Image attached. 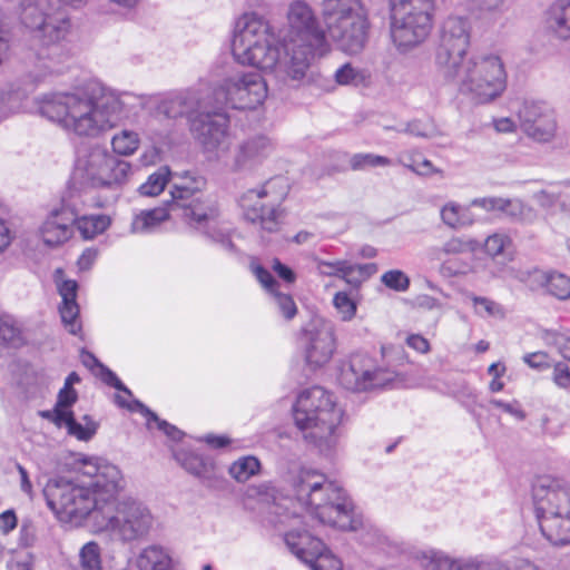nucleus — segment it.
<instances>
[{
  "mask_svg": "<svg viewBox=\"0 0 570 570\" xmlns=\"http://www.w3.org/2000/svg\"><path fill=\"white\" fill-rule=\"evenodd\" d=\"M542 340L546 344L554 346L563 358L570 360V331L546 330L542 333Z\"/></svg>",
  "mask_w": 570,
  "mask_h": 570,
  "instance_id": "obj_47",
  "label": "nucleus"
},
{
  "mask_svg": "<svg viewBox=\"0 0 570 570\" xmlns=\"http://www.w3.org/2000/svg\"><path fill=\"white\" fill-rule=\"evenodd\" d=\"M343 269L344 272L342 273L341 278L354 288L360 287L363 282L370 278L377 271L376 265L373 263L351 264L347 261H345Z\"/></svg>",
  "mask_w": 570,
  "mask_h": 570,
  "instance_id": "obj_40",
  "label": "nucleus"
},
{
  "mask_svg": "<svg viewBox=\"0 0 570 570\" xmlns=\"http://www.w3.org/2000/svg\"><path fill=\"white\" fill-rule=\"evenodd\" d=\"M138 570H171V558L160 546L144 548L136 559Z\"/></svg>",
  "mask_w": 570,
  "mask_h": 570,
  "instance_id": "obj_33",
  "label": "nucleus"
},
{
  "mask_svg": "<svg viewBox=\"0 0 570 570\" xmlns=\"http://www.w3.org/2000/svg\"><path fill=\"white\" fill-rule=\"evenodd\" d=\"M21 21L41 46L32 71L35 80L41 81L47 76L60 72L67 58L60 42L71 30L66 10L49 0H37L23 7Z\"/></svg>",
  "mask_w": 570,
  "mask_h": 570,
  "instance_id": "obj_2",
  "label": "nucleus"
},
{
  "mask_svg": "<svg viewBox=\"0 0 570 570\" xmlns=\"http://www.w3.org/2000/svg\"><path fill=\"white\" fill-rule=\"evenodd\" d=\"M169 177H171V173L168 167L158 168L139 186V194L149 197L159 195L169 181Z\"/></svg>",
  "mask_w": 570,
  "mask_h": 570,
  "instance_id": "obj_43",
  "label": "nucleus"
},
{
  "mask_svg": "<svg viewBox=\"0 0 570 570\" xmlns=\"http://www.w3.org/2000/svg\"><path fill=\"white\" fill-rule=\"evenodd\" d=\"M294 489L297 500L320 522L341 530H358V522L352 518L353 503L336 482L317 471L302 470L295 479Z\"/></svg>",
  "mask_w": 570,
  "mask_h": 570,
  "instance_id": "obj_4",
  "label": "nucleus"
},
{
  "mask_svg": "<svg viewBox=\"0 0 570 570\" xmlns=\"http://www.w3.org/2000/svg\"><path fill=\"white\" fill-rule=\"evenodd\" d=\"M287 24L284 43L289 57L282 66L291 69L295 77H305L312 58L328 51L326 35L320 28L312 8L302 0L289 4Z\"/></svg>",
  "mask_w": 570,
  "mask_h": 570,
  "instance_id": "obj_6",
  "label": "nucleus"
},
{
  "mask_svg": "<svg viewBox=\"0 0 570 570\" xmlns=\"http://www.w3.org/2000/svg\"><path fill=\"white\" fill-rule=\"evenodd\" d=\"M561 197V189L552 187L533 194L535 203L544 209H553Z\"/></svg>",
  "mask_w": 570,
  "mask_h": 570,
  "instance_id": "obj_59",
  "label": "nucleus"
},
{
  "mask_svg": "<svg viewBox=\"0 0 570 570\" xmlns=\"http://www.w3.org/2000/svg\"><path fill=\"white\" fill-rule=\"evenodd\" d=\"M22 341L21 332L17 326L0 321V343L10 347H18L22 344Z\"/></svg>",
  "mask_w": 570,
  "mask_h": 570,
  "instance_id": "obj_56",
  "label": "nucleus"
},
{
  "mask_svg": "<svg viewBox=\"0 0 570 570\" xmlns=\"http://www.w3.org/2000/svg\"><path fill=\"white\" fill-rule=\"evenodd\" d=\"M82 420L86 422L85 425L77 422L72 413L58 420L56 425L59 428L65 425L69 435L80 441H89L96 434L98 425L89 415H85Z\"/></svg>",
  "mask_w": 570,
  "mask_h": 570,
  "instance_id": "obj_37",
  "label": "nucleus"
},
{
  "mask_svg": "<svg viewBox=\"0 0 570 570\" xmlns=\"http://www.w3.org/2000/svg\"><path fill=\"white\" fill-rule=\"evenodd\" d=\"M500 560L490 559V560H479V559H470L464 562H460V570H494L499 564Z\"/></svg>",
  "mask_w": 570,
  "mask_h": 570,
  "instance_id": "obj_63",
  "label": "nucleus"
},
{
  "mask_svg": "<svg viewBox=\"0 0 570 570\" xmlns=\"http://www.w3.org/2000/svg\"><path fill=\"white\" fill-rule=\"evenodd\" d=\"M106 160L95 187L120 186L127 183L131 175V165L111 153Z\"/></svg>",
  "mask_w": 570,
  "mask_h": 570,
  "instance_id": "obj_30",
  "label": "nucleus"
},
{
  "mask_svg": "<svg viewBox=\"0 0 570 570\" xmlns=\"http://www.w3.org/2000/svg\"><path fill=\"white\" fill-rule=\"evenodd\" d=\"M39 111L67 131L91 138L115 128L126 116L120 97L98 80H88L71 92L46 96Z\"/></svg>",
  "mask_w": 570,
  "mask_h": 570,
  "instance_id": "obj_1",
  "label": "nucleus"
},
{
  "mask_svg": "<svg viewBox=\"0 0 570 570\" xmlns=\"http://www.w3.org/2000/svg\"><path fill=\"white\" fill-rule=\"evenodd\" d=\"M272 512L278 518L275 520L276 522H285V520L281 518L285 512L283 507L275 505ZM285 517L291 527L284 532L285 544L302 562H305L324 548V543L321 539L312 535L304 527H302L303 520L299 515L286 514Z\"/></svg>",
  "mask_w": 570,
  "mask_h": 570,
  "instance_id": "obj_20",
  "label": "nucleus"
},
{
  "mask_svg": "<svg viewBox=\"0 0 570 570\" xmlns=\"http://www.w3.org/2000/svg\"><path fill=\"white\" fill-rule=\"evenodd\" d=\"M259 468L261 463L256 458L244 456L230 465L229 473L236 481L246 482L259 471Z\"/></svg>",
  "mask_w": 570,
  "mask_h": 570,
  "instance_id": "obj_46",
  "label": "nucleus"
},
{
  "mask_svg": "<svg viewBox=\"0 0 570 570\" xmlns=\"http://www.w3.org/2000/svg\"><path fill=\"white\" fill-rule=\"evenodd\" d=\"M474 311L481 317H502L503 309L497 302L481 296H472Z\"/></svg>",
  "mask_w": 570,
  "mask_h": 570,
  "instance_id": "obj_53",
  "label": "nucleus"
},
{
  "mask_svg": "<svg viewBox=\"0 0 570 570\" xmlns=\"http://www.w3.org/2000/svg\"><path fill=\"white\" fill-rule=\"evenodd\" d=\"M176 461L190 474L197 478H210L214 471V462L194 452L179 450L174 453Z\"/></svg>",
  "mask_w": 570,
  "mask_h": 570,
  "instance_id": "obj_34",
  "label": "nucleus"
},
{
  "mask_svg": "<svg viewBox=\"0 0 570 570\" xmlns=\"http://www.w3.org/2000/svg\"><path fill=\"white\" fill-rule=\"evenodd\" d=\"M111 146L118 155H131L139 146L138 134L132 130H122L112 137Z\"/></svg>",
  "mask_w": 570,
  "mask_h": 570,
  "instance_id": "obj_48",
  "label": "nucleus"
},
{
  "mask_svg": "<svg viewBox=\"0 0 570 570\" xmlns=\"http://www.w3.org/2000/svg\"><path fill=\"white\" fill-rule=\"evenodd\" d=\"M121 473L119 469L110 463L104 462L98 478L88 485L95 497L100 500V505L114 502L115 494L120 488Z\"/></svg>",
  "mask_w": 570,
  "mask_h": 570,
  "instance_id": "obj_27",
  "label": "nucleus"
},
{
  "mask_svg": "<svg viewBox=\"0 0 570 570\" xmlns=\"http://www.w3.org/2000/svg\"><path fill=\"white\" fill-rule=\"evenodd\" d=\"M470 46V23L462 17H449L444 20L441 29L440 46L436 51L435 61L445 75L449 70L455 69L466 58Z\"/></svg>",
  "mask_w": 570,
  "mask_h": 570,
  "instance_id": "obj_15",
  "label": "nucleus"
},
{
  "mask_svg": "<svg viewBox=\"0 0 570 570\" xmlns=\"http://www.w3.org/2000/svg\"><path fill=\"white\" fill-rule=\"evenodd\" d=\"M229 119L219 112H202L190 119V131L206 153H225L230 145Z\"/></svg>",
  "mask_w": 570,
  "mask_h": 570,
  "instance_id": "obj_18",
  "label": "nucleus"
},
{
  "mask_svg": "<svg viewBox=\"0 0 570 570\" xmlns=\"http://www.w3.org/2000/svg\"><path fill=\"white\" fill-rule=\"evenodd\" d=\"M283 55L276 43L268 21L255 12L245 13L236 24L232 40V53L240 65H249L261 70L274 71L285 81H301L304 77H295L292 70L283 68V61L289 57L283 43Z\"/></svg>",
  "mask_w": 570,
  "mask_h": 570,
  "instance_id": "obj_3",
  "label": "nucleus"
},
{
  "mask_svg": "<svg viewBox=\"0 0 570 570\" xmlns=\"http://www.w3.org/2000/svg\"><path fill=\"white\" fill-rule=\"evenodd\" d=\"M47 505L61 519H83L92 515L96 522L100 500L89 485H80L67 479H51L43 489Z\"/></svg>",
  "mask_w": 570,
  "mask_h": 570,
  "instance_id": "obj_12",
  "label": "nucleus"
},
{
  "mask_svg": "<svg viewBox=\"0 0 570 570\" xmlns=\"http://www.w3.org/2000/svg\"><path fill=\"white\" fill-rule=\"evenodd\" d=\"M517 277L527 282L533 291L544 288L549 295L560 301L570 298V277L563 273L533 269Z\"/></svg>",
  "mask_w": 570,
  "mask_h": 570,
  "instance_id": "obj_22",
  "label": "nucleus"
},
{
  "mask_svg": "<svg viewBox=\"0 0 570 570\" xmlns=\"http://www.w3.org/2000/svg\"><path fill=\"white\" fill-rule=\"evenodd\" d=\"M109 151L100 147H92L86 155L78 157L76 175L85 183L95 187L102 170Z\"/></svg>",
  "mask_w": 570,
  "mask_h": 570,
  "instance_id": "obj_29",
  "label": "nucleus"
},
{
  "mask_svg": "<svg viewBox=\"0 0 570 570\" xmlns=\"http://www.w3.org/2000/svg\"><path fill=\"white\" fill-rule=\"evenodd\" d=\"M548 28L560 39H570V0H554L547 11Z\"/></svg>",
  "mask_w": 570,
  "mask_h": 570,
  "instance_id": "obj_32",
  "label": "nucleus"
},
{
  "mask_svg": "<svg viewBox=\"0 0 570 570\" xmlns=\"http://www.w3.org/2000/svg\"><path fill=\"white\" fill-rule=\"evenodd\" d=\"M494 570H541L535 563L528 559H521L515 562L501 561Z\"/></svg>",
  "mask_w": 570,
  "mask_h": 570,
  "instance_id": "obj_64",
  "label": "nucleus"
},
{
  "mask_svg": "<svg viewBox=\"0 0 570 570\" xmlns=\"http://www.w3.org/2000/svg\"><path fill=\"white\" fill-rule=\"evenodd\" d=\"M79 567L81 570H101V549L96 541L85 543L79 550Z\"/></svg>",
  "mask_w": 570,
  "mask_h": 570,
  "instance_id": "obj_45",
  "label": "nucleus"
},
{
  "mask_svg": "<svg viewBox=\"0 0 570 570\" xmlns=\"http://www.w3.org/2000/svg\"><path fill=\"white\" fill-rule=\"evenodd\" d=\"M248 190L257 193L263 199L279 206L288 193V185L284 177L278 176L267 180L258 188Z\"/></svg>",
  "mask_w": 570,
  "mask_h": 570,
  "instance_id": "obj_38",
  "label": "nucleus"
},
{
  "mask_svg": "<svg viewBox=\"0 0 570 570\" xmlns=\"http://www.w3.org/2000/svg\"><path fill=\"white\" fill-rule=\"evenodd\" d=\"M396 377L395 371L376 366L366 355L355 354L342 365L338 381L346 390L362 392L392 385Z\"/></svg>",
  "mask_w": 570,
  "mask_h": 570,
  "instance_id": "obj_14",
  "label": "nucleus"
},
{
  "mask_svg": "<svg viewBox=\"0 0 570 570\" xmlns=\"http://www.w3.org/2000/svg\"><path fill=\"white\" fill-rule=\"evenodd\" d=\"M304 563L312 570H342L341 560L335 557L325 546L324 548L307 559Z\"/></svg>",
  "mask_w": 570,
  "mask_h": 570,
  "instance_id": "obj_49",
  "label": "nucleus"
},
{
  "mask_svg": "<svg viewBox=\"0 0 570 570\" xmlns=\"http://www.w3.org/2000/svg\"><path fill=\"white\" fill-rule=\"evenodd\" d=\"M296 426L306 442L321 453H328L337 442L336 428L342 411L336 407L333 395L321 386L302 391L293 409Z\"/></svg>",
  "mask_w": 570,
  "mask_h": 570,
  "instance_id": "obj_5",
  "label": "nucleus"
},
{
  "mask_svg": "<svg viewBox=\"0 0 570 570\" xmlns=\"http://www.w3.org/2000/svg\"><path fill=\"white\" fill-rule=\"evenodd\" d=\"M62 275L61 269L56 271V284L59 295L62 298V304L59 307L61 321L69 331V333L76 335L81 326L78 322L79 306L77 304V291L78 283L73 279H60Z\"/></svg>",
  "mask_w": 570,
  "mask_h": 570,
  "instance_id": "obj_24",
  "label": "nucleus"
},
{
  "mask_svg": "<svg viewBox=\"0 0 570 570\" xmlns=\"http://www.w3.org/2000/svg\"><path fill=\"white\" fill-rule=\"evenodd\" d=\"M323 19L328 37L348 55L360 53L368 40V11L362 0H324Z\"/></svg>",
  "mask_w": 570,
  "mask_h": 570,
  "instance_id": "obj_8",
  "label": "nucleus"
},
{
  "mask_svg": "<svg viewBox=\"0 0 570 570\" xmlns=\"http://www.w3.org/2000/svg\"><path fill=\"white\" fill-rule=\"evenodd\" d=\"M273 303L279 314L287 321L294 318L297 314V306L289 294L275 291L271 294Z\"/></svg>",
  "mask_w": 570,
  "mask_h": 570,
  "instance_id": "obj_52",
  "label": "nucleus"
},
{
  "mask_svg": "<svg viewBox=\"0 0 570 570\" xmlns=\"http://www.w3.org/2000/svg\"><path fill=\"white\" fill-rule=\"evenodd\" d=\"M358 539L364 546L379 547L381 549L387 543V538L373 525L363 527Z\"/></svg>",
  "mask_w": 570,
  "mask_h": 570,
  "instance_id": "obj_58",
  "label": "nucleus"
},
{
  "mask_svg": "<svg viewBox=\"0 0 570 570\" xmlns=\"http://www.w3.org/2000/svg\"><path fill=\"white\" fill-rule=\"evenodd\" d=\"M78 393L75 389H67L62 386L57 395L56 402V422L58 420L67 416L68 414H72L73 412L70 407L77 402Z\"/></svg>",
  "mask_w": 570,
  "mask_h": 570,
  "instance_id": "obj_51",
  "label": "nucleus"
},
{
  "mask_svg": "<svg viewBox=\"0 0 570 570\" xmlns=\"http://www.w3.org/2000/svg\"><path fill=\"white\" fill-rule=\"evenodd\" d=\"M552 382L562 390L570 391V367L564 362L553 364Z\"/></svg>",
  "mask_w": 570,
  "mask_h": 570,
  "instance_id": "obj_60",
  "label": "nucleus"
},
{
  "mask_svg": "<svg viewBox=\"0 0 570 570\" xmlns=\"http://www.w3.org/2000/svg\"><path fill=\"white\" fill-rule=\"evenodd\" d=\"M110 218L107 215H90L76 218V226L83 239H92L102 234L110 226Z\"/></svg>",
  "mask_w": 570,
  "mask_h": 570,
  "instance_id": "obj_39",
  "label": "nucleus"
},
{
  "mask_svg": "<svg viewBox=\"0 0 570 570\" xmlns=\"http://www.w3.org/2000/svg\"><path fill=\"white\" fill-rule=\"evenodd\" d=\"M76 215L68 208L55 209L43 222L40 233L49 246H57L68 240L72 235Z\"/></svg>",
  "mask_w": 570,
  "mask_h": 570,
  "instance_id": "obj_23",
  "label": "nucleus"
},
{
  "mask_svg": "<svg viewBox=\"0 0 570 570\" xmlns=\"http://www.w3.org/2000/svg\"><path fill=\"white\" fill-rule=\"evenodd\" d=\"M194 107L195 98L189 92H176L163 99L158 110L167 118H177L187 115Z\"/></svg>",
  "mask_w": 570,
  "mask_h": 570,
  "instance_id": "obj_35",
  "label": "nucleus"
},
{
  "mask_svg": "<svg viewBox=\"0 0 570 570\" xmlns=\"http://www.w3.org/2000/svg\"><path fill=\"white\" fill-rule=\"evenodd\" d=\"M174 179L170 196L168 200L171 208L177 210V206L203 194L207 186L204 176L194 170L176 171L171 174Z\"/></svg>",
  "mask_w": 570,
  "mask_h": 570,
  "instance_id": "obj_25",
  "label": "nucleus"
},
{
  "mask_svg": "<svg viewBox=\"0 0 570 570\" xmlns=\"http://www.w3.org/2000/svg\"><path fill=\"white\" fill-rule=\"evenodd\" d=\"M446 78L456 80L460 90L472 95L479 104H488L500 97L507 88V71L500 56L479 55L458 63Z\"/></svg>",
  "mask_w": 570,
  "mask_h": 570,
  "instance_id": "obj_9",
  "label": "nucleus"
},
{
  "mask_svg": "<svg viewBox=\"0 0 570 570\" xmlns=\"http://www.w3.org/2000/svg\"><path fill=\"white\" fill-rule=\"evenodd\" d=\"M345 261L325 262L317 261V272L324 276L342 277Z\"/></svg>",
  "mask_w": 570,
  "mask_h": 570,
  "instance_id": "obj_62",
  "label": "nucleus"
},
{
  "mask_svg": "<svg viewBox=\"0 0 570 570\" xmlns=\"http://www.w3.org/2000/svg\"><path fill=\"white\" fill-rule=\"evenodd\" d=\"M220 92L235 109H255L268 95L267 82L256 71L235 73L224 80Z\"/></svg>",
  "mask_w": 570,
  "mask_h": 570,
  "instance_id": "obj_16",
  "label": "nucleus"
},
{
  "mask_svg": "<svg viewBox=\"0 0 570 570\" xmlns=\"http://www.w3.org/2000/svg\"><path fill=\"white\" fill-rule=\"evenodd\" d=\"M510 246L511 239L504 234H493L484 243L485 252L493 257L504 254Z\"/></svg>",
  "mask_w": 570,
  "mask_h": 570,
  "instance_id": "obj_57",
  "label": "nucleus"
},
{
  "mask_svg": "<svg viewBox=\"0 0 570 570\" xmlns=\"http://www.w3.org/2000/svg\"><path fill=\"white\" fill-rule=\"evenodd\" d=\"M239 205L245 219L249 223L268 233L278 230L282 210L276 204L263 199L257 193L247 190L242 195Z\"/></svg>",
  "mask_w": 570,
  "mask_h": 570,
  "instance_id": "obj_21",
  "label": "nucleus"
},
{
  "mask_svg": "<svg viewBox=\"0 0 570 570\" xmlns=\"http://www.w3.org/2000/svg\"><path fill=\"white\" fill-rule=\"evenodd\" d=\"M381 282L396 292H405L410 287V278L400 269H391L381 276Z\"/></svg>",
  "mask_w": 570,
  "mask_h": 570,
  "instance_id": "obj_54",
  "label": "nucleus"
},
{
  "mask_svg": "<svg viewBox=\"0 0 570 570\" xmlns=\"http://www.w3.org/2000/svg\"><path fill=\"white\" fill-rule=\"evenodd\" d=\"M535 518L541 534L552 546L570 544V485L549 476L532 487Z\"/></svg>",
  "mask_w": 570,
  "mask_h": 570,
  "instance_id": "obj_7",
  "label": "nucleus"
},
{
  "mask_svg": "<svg viewBox=\"0 0 570 570\" xmlns=\"http://www.w3.org/2000/svg\"><path fill=\"white\" fill-rule=\"evenodd\" d=\"M433 0H390V33L405 53L421 45L432 29Z\"/></svg>",
  "mask_w": 570,
  "mask_h": 570,
  "instance_id": "obj_10",
  "label": "nucleus"
},
{
  "mask_svg": "<svg viewBox=\"0 0 570 570\" xmlns=\"http://www.w3.org/2000/svg\"><path fill=\"white\" fill-rule=\"evenodd\" d=\"M441 219L446 226L453 229L470 226L474 223V217L470 212V208L453 202H450L442 207Z\"/></svg>",
  "mask_w": 570,
  "mask_h": 570,
  "instance_id": "obj_36",
  "label": "nucleus"
},
{
  "mask_svg": "<svg viewBox=\"0 0 570 570\" xmlns=\"http://www.w3.org/2000/svg\"><path fill=\"white\" fill-rule=\"evenodd\" d=\"M336 82L344 86H366L370 82V73L364 69L345 63L335 72Z\"/></svg>",
  "mask_w": 570,
  "mask_h": 570,
  "instance_id": "obj_44",
  "label": "nucleus"
},
{
  "mask_svg": "<svg viewBox=\"0 0 570 570\" xmlns=\"http://www.w3.org/2000/svg\"><path fill=\"white\" fill-rule=\"evenodd\" d=\"M390 165V158L374 154H355L350 159V166L353 170H363L368 167H386Z\"/></svg>",
  "mask_w": 570,
  "mask_h": 570,
  "instance_id": "obj_50",
  "label": "nucleus"
},
{
  "mask_svg": "<svg viewBox=\"0 0 570 570\" xmlns=\"http://www.w3.org/2000/svg\"><path fill=\"white\" fill-rule=\"evenodd\" d=\"M177 212L171 204L166 202L165 206L140 210L135 215L130 230L135 234H147L153 232L161 223L170 218V213Z\"/></svg>",
  "mask_w": 570,
  "mask_h": 570,
  "instance_id": "obj_31",
  "label": "nucleus"
},
{
  "mask_svg": "<svg viewBox=\"0 0 570 570\" xmlns=\"http://www.w3.org/2000/svg\"><path fill=\"white\" fill-rule=\"evenodd\" d=\"M472 206L481 207L488 212H501L507 217L523 220L527 219L532 210L520 199H509L502 197L475 198L471 202Z\"/></svg>",
  "mask_w": 570,
  "mask_h": 570,
  "instance_id": "obj_28",
  "label": "nucleus"
},
{
  "mask_svg": "<svg viewBox=\"0 0 570 570\" xmlns=\"http://www.w3.org/2000/svg\"><path fill=\"white\" fill-rule=\"evenodd\" d=\"M82 363L87 367L97 366L99 368V376L104 383L115 387L120 392H124L128 396H131L130 390L118 379V376L111 370L101 364L94 354L85 353L82 355Z\"/></svg>",
  "mask_w": 570,
  "mask_h": 570,
  "instance_id": "obj_41",
  "label": "nucleus"
},
{
  "mask_svg": "<svg viewBox=\"0 0 570 570\" xmlns=\"http://www.w3.org/2000/svg\"><path fill=\"white\" fill-rule=\"evenodd\" d=\"M154 515L141 502L125 500L101 505L96 524L122 543L144 540L154 527Z\"/></svg>",
  "mask_w": 570,
  "mask_h": 570,
  "instance_id": "obj_11",
  "label": "nucleus"
},
{
  "mask_svg": "<svg viewBox=\"0 0 570 570\" xmlns=\"http://www.w3.org/2000/svg\"><path fill=\"white\" fill-rule=\"evenodd\" d=\"M301 345L306 364L313 368L326 365L336 350L334 328L330 323L315 321L303 331Z\"/></svg>",
  "mask_w": 570,
  "mask_h": 570,
  "instance_id": "obj_17",
  "label": "nucleus"
},
{
  "mask_svg": "<svg viewBox=\"0 0 570 570\" xmlns=\"http://www.w3.org/2000/svg\"><path fill=\"white\" fill-rule=\"evenodd\" d=\"M524 363H527L530 367L539 371H543L551 366L550 357L546 352H533L525 354L523 356Z\"/></svg>",
  "mask_w": 570,
  "mask_h": 570,
  "instance_id": "obj_61",
  "label": "nucleus"
},
{
  "mask_svg": "<svg viewBox=\"0 0 570 570\" xmlns=\"http://www.w3.org/2000/svg\"><path fill=\"white\" fill-rule=\"evenodd\" d=\"M178 210L188 226L219 243L225 249L235 250L234 243L219 227L220 212L215 199L202 194L178 205Z\"/></svg>",
  "mask_w": 570,
  "mask_h": 570,
  "instance_id": "obj_13",
  "label": "nucleus"
},
{
  "mask_svg": "<svg viewBox=\"0 0 570 570\" xmlns=\"http://www.w3.org/2000/svg\"><path fill=\"white\" fill-rule=\"evenodd\" d=\"M416 559L425 570H460V562L441 552H421Z\"/></svg>",
  "mask_w": 570,
  "mask_h": 570,
  "instance_id": "obj_42",
  "label": "nucleus"
},
{
  "mask_svg": "<svg viewBox=\"0 0 570 570\" xmlns=\"http://www.w3.org/2000/svg\"><path fill=\"white\" fill-rule=\"evenodd\" d=\"M336 311L341 314L343 321H351L356 313V304L345 292H338L333 298Z\"/></svg>",
  "mask_w": 570,
  "mask_h": 570,
  "instance_id": "obj_55",
  "label": "nucleus"
},
{
  "mask_svg": "<svg viewBox=\"0 0 570 570\" xmlns=\"http://www.w3.org/2000/svg\"><path fill=\"white\" fill-rule=\"evenodd\" d=\"M523 132L532 140L541 144L553 140L557 132V120L553 110L542 101L525 100L518 111Z\"/></svg>",
  "mask_w": 570,
  "mask_h": 570,
  "instance_id": "obj_19",
  "label": "nucleus"
},
{
  "mask_svg": "<svg viewBox=\"0 0 570 570\" xmlns=\"http://www.w3.org/2000/svg\"><path fill=\"white\" fill-rule=\"evenodd\" d=\"M272 150L273 145L266 136L250 137L238 146L234 157L233 169L238 171L252 168L268 157Z\"/></svg>",
  "mask_w": 570,
  "mask_h": 570,
  "instance_id": "obj_26",
  "label": "nucleus"
}]
</instances>
